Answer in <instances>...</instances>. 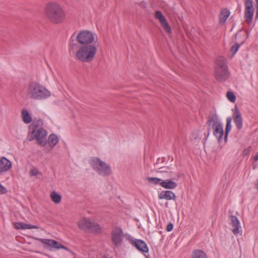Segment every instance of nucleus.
Here are the masks:
<instances>
[{"label": "nucleus", "instance_id": "f257e3e1", "mask_svg": "<svg viewBox=\"0 0 258 258\" xmlns=\"http://www.w3.org/2000/svg\"><path fill=\"white\" fill-rule=\"evenodd\" d=\"M25 92L27 97L33 100H44L51 96L50 92L36 81L30 82L26 87Z\"/></svg>", "mask_w": 258, "mask_h": 258}, {"label": "nucleus", "instance_id": "f03ea898", "mask_svg": "<svg viewBox=\"0 0 258 258\" xmlns=\"http://www.w3.org/2000/svg\"><path fill=\"white\" fill-rule=\"evenodd\" d=\"M44 14L47 19L53 24H61L66 19V13L63 8L53 2L46 4L44 8Z\"/></svg>", "mask_w": 258, "mask_h": 258}, {"label": "nucleus", "instance_id": "7ed1b4c3", "mask_svg": "<svg viewBox=\"0 0 258 258\" xmlns=\"http://www.w3.org/2000/svg\"><path fill=\"white\" fill-rule=\"evenodd\" d=\"M41 120L34 121L30 126L27 138L29 141L35 140L38 145L44 147L47 144V132L43 128Z\"/></svg>", "mask_w": 258, "mask_h": 258}, {"label": "nucleus", "instance_id": "20e7f679", "mask_svg": "<svg viewBox=\"0 0 258 258\" xmlns=\"http://www.w3.org/2000/svg\"><path fill=\"white\" fill-rule=\"evenodd\" d=\"M97 51V46L95 44L82 45L74 52V57L82 62H90L94 59Z\"/></svg>", "mask_w": 258, "mask_h": 258}, {"label": "nucleus", "instance_id": "39448f33", "mask_svg": "<svg viewBox=\"0 0 258 258\" xmlns=\"http://www.w3.org/2000/svg\"><path fill=\"white\" fill-rule=\"evenodd\" d=\"M206 124L212 127L214 136L221 142L224 136L223 124L221 119L216 113H211L209 116Z\"/></svg>", "mask_w": 258, "mask_h": 258}, {"label": "nucleus", "instance_id": "423d86ee", "mask_svg": "<svg viewBox=\"0 0 258 258\" xmlns=\"http://www.w3.org/2000/svg\"><path fill=\"white\" fill-rule=\"evenodd\" d=\"M89 163L92 168L101 176L107 177L112 174L110 166L98 158L91 159Z\"/></svg>", "mask_w": 258, "mask_h": 258}, {"label": "nucleus", "instance_id": "0eeeda50", "mask_svg": "<svg viewBox=\"0 0 258 258\" xmlns=\"http://www.w3.org/2000/svg\"><path fill=\"white\" fill-rule=\"evenodd\" d=\"M215 76L219 82H224L230 76L228 67L226 64L225 59L223 57H219L216 60Z\"/></svg>", "mask_w": 258, "mask_h": 258}, {"label": "nucleus", "instance_id": "6e6552de", "mask_svg": "<svg viewBox=\"0 0 258 258\" xmlns=\"http://www.w3.org/2000/svg\"><path fill=\"white\" fill-rule=\"evenodd\" d=\"M77 225L80 229L87 230L91 233L98 234L102 232L101 226L94 221L88 218L80 219L78 221Z\"/></svg>", "mask_w": 258, "mask_h": 258}, {"label": "nucleus", "instance_id": "1a4fd4ad", "mask_svg": "<svg viewBox=\"0 0 258 258\" xmlns=\"http://www.w3.org/2000/svg\"><path fill=\"white\" fill-rule=\"evenodd\" d=\"M97 37L95 34L88 30L80 31L77 36V41L82 45H92Z\"/></svg>", "mask_w": 258, "mask_h": 258}, {"label": "nucleus", "instance_id": "9d476101", "mask_svg": "<svg viewBox=\"0 0 258 258\" xmlns=\"http://www.w3.org/2000/svg\"><path fill=\"white\" fill-rule=\"evenodd\" d=\"M38 240L44 245L45 248H48L50 251L61 248L67 250L66 247L54 240L39 238Z\"/></svg>", "mask_w": 258, "mask_h": 258}, {"label": "nucleus", "instance_id": "9b49d317", "mask_svg": "<svg viewBox=\"0 0 258 258\" xmlns=\"http://www.w3.org/2000/svg\"><path fill=\"white\" fill-rule=\"evenodd\" d=\"M244 6H245V14L244 18L245 21L250 24L252 21L253 15H254V9L253 6V1L252 0H244Z\"/></svg>", "mask_w": 258, "mask_h": 258}, {"label": "nucleus", "instance_id": "f8f14e48", "mask_svg": "<svg viewBox=\"0 0 258 258\" xmlns=\"http://www.w3.org/2000/svg\"><path fill=\"white\" fill-rule=\"evenodd\" d=\"M123 238V234L122 229L119 227H116L112 232V240L116 246L121 244Z\"/></svg>", "mask_w": 258, "mask_h": 258}, {"label": "nucleus", "instance_id": "ddd939ff", "mask_svg": "<svg viewBox=\"0 0 258 258\" xmlns=\"http://www.w3.org/2000/svg\"><path fill=\"white\" fill-rule=\"evenodd\" d=\"M155 18L159 21L161 25L163 28L164 30L168 33H171V27L168 24L166 19L163 16L162 13L160 11H157L155 12Z\"/></svg>", "mask_w": 258, "mask_h": 258}, {"label": "nucleus", "instance_id": "4468645a", "mask_svg": "<svg viewBox=\"0 0 258 258\" xmlns=\"http://www.w3.org/2000/svg\"><path fill=\"white\" fill-rule=\"evenodd\" d=\"M155 18L159 21L161 25L163 28L164 30L168 33H171V27L168 24L166 19L163 16L162 13L160 11H157L155 12Z\"/></svg>", "mask_w": 258, "mask_h": 258}, {"label": "nucleus", "instance_id": "2eb2a0df", "mask_svg": "<svg viewBox=\"0 0 258 258\" xmlns=\"http://www.w3.org/2000/svg\"><path fill=\"white\" fill-rule=\"evenodd\" d=\"M233 121L238 130H240L243 127V119L242 115L238 108L235 106L234 111L232 115Z\"/></svg>", "mask_w": 258, "mask_h": 258}, {"label": "nucleus", "instance_id": "dca6fc26", "mask_svg": "<svg viewBox=\"0 0 258 258\" xmlns=\"http://www.w3.org/2000/svg\"><path fill=\"white\" fill-rule=\"evenodd\" d=\"M12 167V163L5 157L0 158V174L9 171Z\"/></svg>", "mask_w": 258, "mask_h": 258}, {"label": "nucleus", "instance_id": "f3484780", "mask_svg": "<svg viewBox=\"0 0 258 258\" xmlns=\"http://www.w3.org/2000/svg\"><path fill=\"white\" fill-rule=\"evenodd\" d=\"M230 220L231 224L234 227L232 230V232L234 235L239 233H242V228L240 226V221L238 220L237 217L231 215L230 216Z\"/></svg>", "mask_w": 258, "mask_h": 258}, {"label": "nucleus", "instance_id": "a211bd4d", "mask_svg": "<svg viewBox=\"0 0 258 258\" xmlns=\"http://www.w3.org/2000/svg\"><path fill=\"white\" fill-rule=\"evenodd\" d=\"M128 240L134 246H135L139 250L141 251L142 252H145L144 248H145V243L144 241L134 239L132 237H127Z\"/></svg>", "mask_w": 258, "mask_h": 258}, {"label": "nucleus", "instance_id": "6ab92c4d", "mask_svg": "<svg viewBox=\"0 0 258 258\" xmlns=\"http://www.w3.org/2000/svg\"><path fill=\"white\" fill-rule=\"evenodd\" d=\"M160 185L163 188L166 189H174L177 186V183L174 181L172 179H168L165 180H161Z\"/></svg>", "mask_w": 258, "mask_h": 258}, {"label": "nucleus", "instance_id": "aec40b11", "mask_svg": "<svg viewBox=\"0 0 258 258\" xmlns=\"http://www.w3.org/2000/svg\"><path fill=\"white\" fill-rule=\"evenodd\" d=\"M14 226L17 229H38V227L36 225L22 222H15L14 223Z\"/></svg>", "mask_w": 258, "mask_h": 258}, {"label": "nucleus", "instance_id": "412c9836", "mask_svg": "<svg viewBox=\"0 0 258 258\" xmlns=\"http://www.w3.org/2000/svg\"><path fill=\"white\" fill-rule=\"evenodd\" d=\"M176 196L171 190L163 191L159 195V199H165L166 200H175Z\"/></svg>", "mask_w": 258, "mask_h": 258}, {"label": "nucleus", "instance_id": "4be33fe9", "mask_svg": "<svg viewBox=\"0 0 258 258\" xmlns=\"http://www.w3.org/2000/svg\"><path fill=\"white\" fill-rule=\"evenodd\" d=\"M58 142V137L54 134L50 135L48 140H47V143L48 144V146L50 148V150H51Z\"/></svg>", "mask_w": 258, "mask_h": 258}, {"label": "nucleus", "instance_id": "5701e85b", "mask_svg": "<svg viewBox=\"0 0 258 258\" xmlns=\"http://www.w3.org/2000/svg\"><path fill=\"white\" fill-rule=\"evenodd\" d=\"M21 117L23 121L26 124L30 123L32 121V117L29 111L25 109L22 110Z\"/></svg>", "mask_w": 258, "mask_h": 258}, {"label": "nucleus", "instance_id": "b1692460", "mask_svg": "<svg viewBox=\"0 0 258 258\" xmlns=\"http://www.w3.org/2000/svg\"><path fill=\"white\" fill-rule=\"evenodd\" d=\"M231 121H232L231 117H228L226 118V124L225 132V135H224V140L225 142H227L229 133L231 131V128H232Z\"/></svg>", "mask_w": 258, "mask_h": 258}, {"label": "nucleus", "instance_id": "393cba45", "mask_svg": "<svg viewBox=\"0 0 258 258\" xmlns=\"http://www.w3.org/2000/svg\"><path fill=\"white\" fill-rule=\"evenodd\" d=\"M191 258H207V254L203 250L195 249L192 251Z\"/></svg>", "mask_w": 258, "mask_h": 258}, {"label": "nucleus", "instance_id": "a878e982", "mask_svg": "<svg viewBox=\"0 0 258 258\" xmlns=\"http://www.w3.org/2000/svg\"><path fill=\"white\" fill-rule=\"evenodd\" d=\"M230 15V12L227 10L222 11L219 16V23L221 24L224 23Z\"/></svg>", "mask_w": 258, "mask_h": 258}, {"label": "nucleus", "instance_id": "bb28decb", "mask_svg": "<svg viewBox=\"0 0 258 258\" xmlns=\"http://www.w3.org/2000/svg\"><path fill=\"white\" fill-rule=\"evenodd\" d=\"M50 197L52 201L55 204H58L61 201V196L54 191H53L51 192Z\"/></svg>", "mask_w": 258, "mask_h": 258}, {"label": "nucleus", "instance_id": "cd10ccee", "mask_svg": "<svg viewBox=\"0 0 258 258\" xmlns=\"http://www.w3.org/2000/svg\"><path fill=\"white\" fill-rule=\"evenodd\" d=\"M244 43V41L241 42V43H236L234 45L231 46L230 48V51L232 53V55H234L237 52V51L238 50L239 48L241 46V45Z\"/></svg>", "mask_w": 258, "mask_h": 258}, {"label": "nucleus", "instance_id": "c85d7f7f", "mask_svg": "<svg viewBox=\"0 0 258 258\" xmlns=\"http://www.w3.org/2000/svg\"><path fill=\"white\" fill-rule=\"evenodd\" d=\"M227 99L232 103H234L236 101V96L232 91H228L226 94Z\"/></svg>", "mask_w": 258, "mask_h": 258}, {"label": "nucleus", "instance_id": "c756f323", "mask_svg": "<svg viewBox=\"0 0 258 258\" xmlns=\"http://www.w3.org/2000/svg\"><path fill=\"white\" fill-rule=\"evenodd\" d=\"M148 179L150 182L155 184H157L158 183H160L162 180L161 178L157 177H149Z\"/></svg>", "mask_w": 258, "mask_h": 258}, {"label": "nucleus", "instance_id": "7c9ffc66", "mask_svg": "<svg viewBox=\"0 0 258 258\" xmlns=\"http://www.w3.org/2000/svg\"><path fill=\"white\" fill-rule=\"evenodd\" d=\"M40 174V172L36 168H32L30 170V176H36Z\"/></svg>", "mask_w": 258, "mask_h": 258}, {"label": "nucleus", "instance_id": "2f4dec72", "mask_svg": "<svg viewBox=\"0 0 258 258\" xmlns=\"http://www.w3.org/2000/svg\"><path fill=\"white\" fill-rule=\"evenodd\" d=\"M173 228V224L170 222L168 223L166 227V231L168 232L171 231Z\"/></svg>", "mask_w": 258, "mask_h": 258}, {"label": "nucleus", "instance_id": "473e14b6", "mask_svg": "<svg viewBox=\"0 0 258 258\" xmlns=\"http://www.w3.org/2000/svg\"><path fill=\"white\" fill-rule=\"evenodd\" d=\"M7 192L6 188L0 183V195L4 194Z\"/></svg>", "mask_w": 258, "mask_h": 258}, {"label": "nucleus", "instance_id": "72a5a7b5", "mask_svg": "<svg viewBox=\"0 0 258 258\" xmlns=\"http://www.w3.org/2000/svg\"><path fill=\"white\" fill-rule=\"evenodd\" d=\"M253 159L255 161L258 160V152L254 156Z\"/></svg>", "mask_w": 258, "mask_h": 258}, {"label": "nucleus", "instance_id": "f704fd0d", "mask_svg": "<svg viewBox=\"0 0 258 258\" xmlns=\"http://www.w3.org/2000/svg\"><path fill=\"white\" fill-rule=\"evenodd\" d=\"M74 46H75V44H71L70 45V50H71V51H73V50Z\"/></svg>", "mask_w": 258, "mask_h": 258}, {"label": "nucleus", "instance_id": "c9c22d12", "mask_svg": "<svg viewBox=\"0 0 258 258\" xmlns=\"http://www.w3.org/2000/svg\"><path fill=\"white\" fill-rule=\"evenodd\" d=\"M255 18L256 20L258 19V10H256Z\"/></svg>", "mask_w": 258, "mask_h": 258}, {"label": "nucleus", "instance_id": "e433bc0d", "mask_svg": "<svg viewBox=\"0 0 258 258\" xmlns=\"http://www.w3.org/2000/svg\"><path fill=\"white\" fill-rule=\"evenodd\" d=\"M256 10H258V0L256 1Z\"/></svg>", "mask_w": 258, "mask_h": 258}, {"label": "nucleus", "instance_id": "4c0bfd02", "mask_svg": "<svg viewBox=\"0 0 258 258\" xmlns=\"http://www.w3.org/2000/svg\"><path fill=\"white\" fill-rule=\"evenodd\" d=\"M146 253L148 252V251H149V248H148V247L147 244H146Z\"/></svg>", "mask_w": 258, "mask_h": 258}, {"label": "nucleus", "instance_id": "58836bf2", "mask_svg": "<svg viewBox=\"0 0 258 258\" xmlns=\"http://www.w3.org/2000/svg\"><path fill=\"white\" fill-rule=\"evenodd\" d=\"M210 133V128H209V129L208 130V133H207V136H208V137L209 136Z\"/></svg>", "mask_w": 258, "mask_h": 258}, {"label": "nucleus", "instance_id": "ea45409f", "mask_svg": "<svg viewBox=\"0 0 258 258\" xmlns=\"http://www.w3.org/2000/svg\"><path fill=\"white\" fill-rule=\"evenodd\" d=\"M238 34V33L237 32V33L236 34L235 36L236 37V36H237V35Z\"/></svg>", "mask_w": 258, "mask_h": 258}, {"label": "nucleus", "instance_id": "a19ab883", "mask_svg": "<svg viewBox=\"0 0 258 258\" xmlns=\"http://www.w3.org/2000/svg\"><path fill=\"white\" fill-rule=\"evenodd\" d=\"M146 258H149L148 256L146 255Z\"/></svg>", "mask_w": 258, "mask_h": 258}, {"label": "nucleus", "instance_id": "79ce46f5", "mask_svg": "<svg viewBox=\"0 0 258 258\" xmlns=\"http://www.w3.org/2000/svg\"><path fill=\"white\" fill-rule=\"evenodd\" d=\"M257 0H255V1H256Z\"/></svg>", "mask_w": 258, "mask_h": 258}]
</instances>
